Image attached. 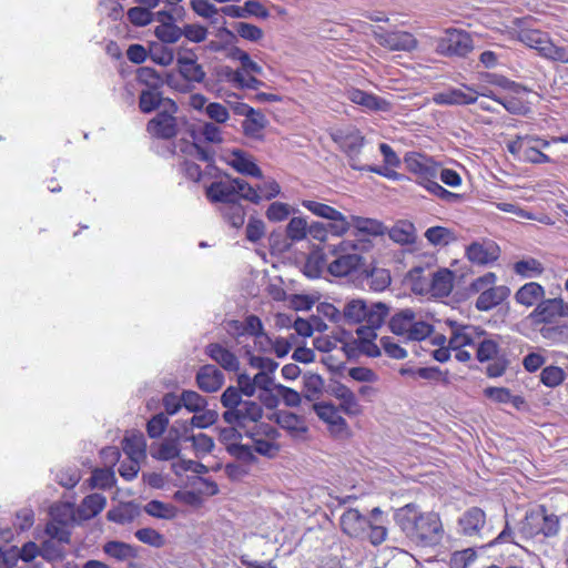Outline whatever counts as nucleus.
Returning <instances> with one entry per match:
<instances>
[{"label":"nucleus","mask_w":568,"mask_h":568,"mask_svg":"<svg viewBox=\"0 0 568 568\" xmlns=\"http://www.w3.org/2000/svg\"><path fill=\"white\" fill-rule=\"evenodd\" d=\"M232 324L241 335L248 334L257 338L265 337L266 339H268V337L264 333L262 321L255 315H248L243 324H241L237 321L232 322Z\"/></svg>","instance_id":"de8ad7c7"},{"label":"nucleus","mask_w":568,"mask_h":568,"mask_svg":"<svg viewBox=\"0 0 568 568\" xmlns=\"http://www.w3.org/2000/svg\"><path fill=\"white\" fill-rule=\"evenodd\" d=\"M307 221L305 217L295 216L286 225V236L291 242L296 243L307 237Z\"/></svg>","instance_id":"603ef678"},{"label":"nucleus","mask_w":568,"mask_h":568,"mask_svg":"<svg viewBox=\"0 0 568 568\" xmlns=\"http://www.w3.org/2000/svg\"><path fill=\"white\" fill-rule=\"evenodd\" d=\"M144 511L152 517L160 519H174L178 516V508L171 504L153 499L144 506Z\"/></svg>","instance_id":"37998d69"},{"label":"nucleus","mask_w":568,"mask_h":568,"mask_svg":"<svg viewBox=\"0 0 568 568\" xmlns=\"http://www.w3.org/2000/svg\"><path fill=\"white\" fill-rule=\"evenodd\" d=\"M486 513L479 507L467 508L457 519V534L467 538L484 539L490 536Z\"/></svg>","instance_id":"423d86ee"},{"label":"nucleus","mask_w":568,"mask_h":568,"mask_svg":"<svg viewBox=\"0 0 568 568\" xmlns=\"http://www.w3.org/2000/svg\"><path fill=\"white\" fill-rule=\"evenodd\" d=\"M537 331L544 339L552 345L568 343V324H557L556 322L542 325Z\"/></svg>","instance_id":"72a5a7b5"},{"label":"nucleus","mask_w":568,"mask_h":568,"mask_svg":"<svg viewBox=\"0 0 568 568\" xmlns=\"http://www.w3.org/2000/svg\"><path fill=\"white\" fill-rule=\"evenodd\" d=\"M303 207L314 215L329 221V232L335 236H343L351 229L347 217L333 206L313 200H303Z\"/></svg>","instance_id":"1a4fd4ad"},{"label":"nucleus","mask_w":568,"mask_h":568,"mask_svg":"<svg viewBox=\"0 0 568 568\" xmlns=\"http://www.w3.org/2000/svg\"><path fill=\"white\" fill-rule=\"evenodd\" d=\"M91 486L101 489L111 488L115 483L114 473L110 468L95 469L90 478Z\"/></svg>","instance_id":"69168bd1"},{"label":"nucleus","mask_w":568,"mask_h":568,"mask_svg":"<svg viewBox=\"0 0 568 568\" xmlns=\"http://www.w3.org/2000/svg\"><path fill=\"white\" fill-rule=\"evenodd\" d=\"M545 295L546 291L542 285L537 282H528L515 293V301L526 307H536L540 301L545 300Z\"/></svg>","instance_id":"5701e85b"},{"label":"nucleus","mask_w":568,"mask_h":568,"mask_svg":"<svg viewBox=\"0 0 568 568\" xmlns=\"http://www.w3.org/2000/svg\"><path fill=\"white\" fill-rule=\"evenodd\" d=\"M178 112V105L174 101H166L165 106L156 116L148 122V132L160 139L169 140L176 135V118L174 114Z\"/></svg>","instance_id":"9d476101"},{"label":"nucleus","mask_w":568,"mask_h":568,"mask_svg":"<svg viewBox=\"0 0 568 568\" xmlns=\"http://www.w3.org/2000/svg\"><path fill=\"white\" fill-rule=\"evenodd\" d=\"M50 515L52 521L59 523L62 526H69L74 521V508L70 503H62L51 507Z\"/></svg>","instance_id":"5fc2aeb1"},{"label":"nucleus","mask_w":568,"mask_h":568,"mask_svg":"<svg viewBox=\"0 0 568 568\" xmlns=\"http://www.w3.org/2000/svg\"><path fill=\"white\" fill-rule=\"evenodd\" d=\"M437 50L444 55L466 57L473 50V40L466 31L447 30L438 41Z\"/></svg>","instance_id":"9b49d317"},{"label":"nucleus","mask_w":568,"mask_h":568,"mask_svg":"<svg viewBox=\"0 0 568 568\" xmlns=\"http://www.w3.org/2000/svg\"><path fill=\"white\" fill-rule=\"evenodd\" d=\"M192 136L197 142L204 141L214 144L223 142L221 129L212 122H205L197 131L193 132Z\"/></svg>","instance_id":"49530a36"},{"label":"nucleus","mask_w":568,"mask_h":568,"mask_svg":"<svg viewBox=\"0 0 568 568\" xmlns=\"http://www.w3.org/2000/svg\"><path fill=\"white\" fill-rule=\"evenodd\" d=\"M499 252L498 245L491 241L474 242L467 247L466 255L471 263L486 265L495 262L499 257Z\"/></svg>","instance_id":"6ab92c4d"},{"label":"nucleus","mask_w":568,"mask_h":568,"mask_svg":"<svg viewBox=\"0 0 568 568\" xmlns=\"http://www.w3.org/2000/svg\"><path fill=\"white\" fill-rule=\"evenodd\" d=\"M369 518L363 516L357 509H346L341 518L342 531L351 538L362 539L366 536Z\"/></svg>","instance_id":"dca6fc26"},{"label":"nucleus","mask_w":568,"mask_h":568,"mask_svg":"<svg viewBox=\"0 0 568 568\" xmlns=\"http://www.w3.org/2000/svg\"><path fill=\"white\" fill-rule=\"evenodd\" d=\"M476 358L484 363L498 357L499 342L494 337H489L485 331L480 329L476 337Z\"/></svg>","instance_id":"bb28decb"},{"label":"nucleus","mask_w":568,"mask_h":568,"mask_svg":"<svg viewBox=\"0 0 568 568\" xmlns=\"http://www.w3.org/2000/svg\"><path fill=\"white\" fill-rule=\"evenodd\" d=\"M332 139L347 154H361L364 145V136L357 130H336Z\"/></svg>","instance_id":"412c9836"},{"label":"nucleus","mask_w":568,"mask_h":568,"mask_svg":"<svg viewBox=\"0 0 568 568\" xmlns=\"http://www.w3.org/2000/svg\"><path fill=\"white\" fill-rule=\"evenodd\" d=\"M257 191L258 203L262 200H272L281 193V186L274 179H266L253 186Z\"/></svg>","instance_id":"0e129e2a"},{"label":"nucleus","mask_w":568,"mask_h":568,"mask_svg":"<svg viewBox=\"0 0 568 568\" xmlns=\"http://www.w3.org/2000/svg\"><path fill=\"white\" fill-rule=\"evenodd\" d=\"M154 33L156 38L164 44L175 43L182 37V28L174 23H163L155 28Z\"/></svg>","instance_id":"4d7b16f0"},{"label":"nucleus","mask_w":568,"mask_h":568,"mask_svg":"<svg viewBox=\"0 0 568 568\" xmlns=\"http://www.w3.org/2000/svg\"><path fill=\"white\" fill-rule=\"evenodd\" d=\"M565 381V372L558 366H547L541 371L540 382L547 387H557Z\"/></svg>","instance_id":"bf43d9fd"},{"label":"nucleus","mask_w":568,"mask_h":568,"mask_svg":"<svg viewBox=\"0 0 568 568\" xmlns=\"http://www.w3.org/2000/svg\"><path fill=\"white\" fill-rule=\"evenodd\" d=\"M233 160L231 165L240 173L263 179L262 170L251 161L243 151L234 150L232 152Z\"/></svg>","instance_id":"f704fd0d"},{"label":"nucleus","mask_w":568,"mask_h":568,"mask_svg":"<svg viewBox=\"0 0 568 568\" xmlns=\"http://www.w3.org/2000/svg\"><path fill=\"white\" fill-rule=\"evenodd\" d=\"M186 440L192 442V446L195 450L196 456H204L210 454L214 448L213 438L204 433H199L196 435H191L186 438Z\"/></svg>","instance_id":"680f3d73"},{"label":"nucleus","mask_w":568,"mask_h":568,"mask_svg":"<svg viewBox=\"0 0 568 568\" xmlns=\"http://www.w3.org/2000/svg\"><path fill=\"white\" fill-rule=\"evenodd\" d=\"M389 237L398 244H412L415 242V227L409 222H399L389 231Z\"/></svg>","instance_id":"8fccbe9b"},{"label":"nucleus","mask_w":568,"mask_h":568,"mask_svg":"<svg viewBox=\"0 0 568 568\" xmlns=\"http://www.w3.org/2000/svg\"><path fill=\"white\" fill-rule=\"evenodd\" d=\"M389 306L382 302L368 303L365 310V325L357 328L359 338H376V329L379 328L389 315Z\"/></svg>","instance_id":"ddd939ff"},{"label":"nucleus","mask_w":568,"mask_h":568,"mask_svg":"<svg viewBox=\"0 0 568 568\" xmlns=\"http://www.w3.org/2000/svg\"><path fill=\"white\" fill-rule=\"evenodd\" d=\"M324 388V379L315 373H306L303 375V396L310 400H316L321 397Z\"/></svg>","instance_id":"c9c22d12"},{"label":"nucleus","mask_w":568,"mask_h":568,"mask_svg":"<svg viewBox=\"0 0 568 568\" xmlns=\"http://www.w3.org/2000/svg\"><path fill=\"white\" fill-rule=\"evenodd\" d=\"M478 328L470 325H452V336L448 342L450 349L475 346Z\"/></svg>","instance_id":"393cba45"},{"label":"nucleus","mask_w":568,"mask_h":568,"mask_svg":"<svg viewBox=\"0 0 568 568\" xmlns=\"http://www.w3.org/2000/svg\"><path fill=\"white\" fill-rule=\"evenodd\" d=\"M205 194L211 202L223 205L237 202L239 199L258 204L257 191L243 179L215 181L206 187Z\"/></svg>","instance_id":"f03ea898"},{"label":"nucleus","mask_w":568,"mask_h":568,"mask_svg":"<svg viewBox=\"0 0 568 568\" xmlns=\"http://www.w3.org/2000/svg\"><path fill=\"white\" fill-rule=\"evenodd\" d=\"M462 88H449L445 91L435 93L433 101L437 105H469L477 101V91L467 84Z\"/></svg>","instance_id":"2eb2a0df"},{"label":"nucleus","mask_w":568,"mask_h":568,"mask_svg":"<svg viewBox=\"0 0 568 568\" xmlns=\"http://www.w3.org/2000/svg\"><path fill=\"white\" fill-rule=\"evenodd\" d=\"M565 310H567V303L561 297L545 298L537 304L526 320L535 329H538L542 325L554 324L558 318L566 317Z\"/></svg>","instance_id":"0eeeda50"},{"label":"nucleus","mask_w":568,"mask_h":568,"mask_svg":"<svg viewBox=\"0 0 568 568\" xmlns=\"http://www.w3.org/2000/svg\"><path fill=\"white\" fill-rule=\"evenodd\" d=\"M273 420L281 428L295 436L304 434L307 430L304 417L288 410H278L274 413Z\"/></svg>","instance_id":"a878e982"},{"label":"nucleus","mask_w":568,"mask_h":568,"mask_svg":"<svg viewBox=\"0 0 568 568\" xmlns=\"http://www.w3.org/2000/svg\"><path fill=\"white\" fill-rule=\"evenodd\" d=\"M180 74L187 81L201 83L205 78V72L201 64L196 62L194 53L189 55H179L176 59Z\"/></svg>","instance_id":"cd10ccee"},{"label":"nucleus","mask_w":568,"mask_h":568,"mask_svg":"<svg viewBox=\"0 0 568 568\" xmlns=\"http://www.w3.org/2000/svg\"><path fill=\"white\" fill-rule=\"evenodd\" d=\"M267 120L265 115L255 110L254 114L248 115L242 123L244 134L250 138H260L261 132L265 129Z\"/></svg>","instance_id":"c03bdc74"},{"label":"nucleus","mask_w":568,"mask_h":568,"mask_svg":"<svg viewBox=\"0 0 568 568\" xmlns=\"http://www.w3.org/2000/svg\"><path fill=\"white\" fill-rule=\"evenodd\" d=\"M263 416V407L254 400H245L241 406L224 410L223 420L227 425L246 427L250 423H257Z\"/></svg>","instance_id":"f8f14e48"},{"label":"nucleus","mask_w":568,"mask_h":568,"mask_svg":"<svg viewBox=\"0 0 568 568\" xmlns=\"http://www.w3.org/2000/svg\"><path fill=\"white\" fill-rule=\"evenodd\" d=\"M122 448L129 459L140 462L146 455V440L141 433L128 435L122 440Z\"/></svg>","instance_id":"2f4dec72"},{"label":"nucleus","mask_w":568,"mask_h":568,"mask_svg":"<svg viewBox=\"0 0 568 568\" xmlns=\"http://www.w3.org/2000/svg\"><path fill=\"white\" fill-rule=\"evenodd\" d=\"M206 354L227 372H237L240 361L234 353L219 343H211L205 348Z\"/></svg>","instance_id":"4be33fe9"},{"label":"nucleus","mask_w":568,"mask_h":568,"mask_svg":"<svg viewBox=\"0 0 568 568\" xmlns=\"http://www.w3.org/2000/svg\"><path fill=\"white\" fill-rule=\"evenodd\" d=\"M392 282L389 271L386 268L373 267L366 271V285L374 292L386 290Z\"/></svg>","instance_id":"ea45409f"},{"label":"nucleus","mask_w":568,"mask_h":568,"mask_svg":"<svg viewBox=\"0 0 568 568\" xmlns=\"http://www.w3.org/2000/svg\"><path fill=\"white\" fill-rule=\"evenodd\" d=\"M103 551L108 556L120 561L138 557L136 549L133 546L115 540L105 542L103 546Z\"/></svg>","instance_id":"e433bc0d"},{"label":"nucleus","mask_w":568,"mask_h":568,"mask_svg":"<svg viewBox=\"0 0 568 568\" xmlns=\"http://www.w3.org/2000/svg\"><path fill=\"white\" fill-rule=\"evenodd\" d=\"M559 518L554 514H547L545 506H539L526 514L520 524V532L525 538L556 536L559 531Z\"/></svg>","instance_id":"39448f33"},{"label":"nucleus","mask_w":568,"mask_h":568,"mask_svg":"<svg viewBox=\"0 0 568 568\" xmlns=\"http://www.w3.org/2000/svg\"><path fill=\"white\" fill-rule=\"evenodd\" d=\"M136 79L140 83L148 87V89H160L163 83L160 74L150 67H141L136 71Z\"/></svg>","instance_id":"052dcab7"},{"label":"nucleus","mask_w":568,"mask_h":568,"mask_svg":"<svg viewBox=\"0 0 568 568\" xmlns=\"http://www.w3.org/2000/svg\"><path fill=\"white\" fill-rule=\"evenodd\" d=\"M388 327L395 335L402 336L407 341H423L433 333V325L423 321L422 316L410 308H404L395 313Z\"/></svg>","instance_id":"20e7f679"},{"label":"nucleus","mask_w":568,"mask_h":568,"mask_svg":"<svg viewBox=\"0 0 568 568\" xmlns=\"http://www.w3.org/2000/svg\"><path fill=\"white\" fill-rule=\"evenodd\" d=\"M80 479V470L75 467H67L55 474V480L68 489L75 487Z\"/></svg>","instance_id":"338daca9"},{"label":"nucleus","mask_w":568,"mask_h":568,"mask_svg":"<svg viewBox=\"0 0 568 568\" xmlns=\"http://www.w3.org/2000/svg\"><path fill=\"white\" fill-rule=\"evenodd\" d=\"M233 29L241 38L252 42H257L264 34L261 28L247 22H235Z\"/></svg>","instance_id":"e2e57ef3"},{"label":"nucleus","mask_w":568,"mask_h":568,"mask_svg":"<svg viewBox=\"0 0 568 568\" xmlns=\"http://www.w3.org/2000/svg\"><path fill=\"white\" fill-rule=\"evenodd\" d=\"M424 235L434 246H445L456 240L454 232L444 226L428 227Z\"/></svg>","instance_id":"a18cd8bd"},{"label":"nucleus","mask_w":568,"mask_h":568,"mask_svg":"<svg viewBox=\"0 0 568 568\" xmlns=\"http://www.w3.org/2000/svg\"><path fill=\"white\" fill-rule=\"evenodd\" d=\"M520 40L526 45L535 49L542 57V49L546 48L550 41L549 37L539 30H524L520 32Z\"/></svg>","instance_id":"3c124183"},{"label":"nucleus","mask_w":568,"mask_h":568,"mask_svg":"<svg viewBox=\"0 0 568 568\" xmlns=\"http://www.w3.org/2000/svg\"><path fill=\"white\" fill-rule=\"evenodd\" d=\"M510 291L507 286H490L488 290H484L476 301V308L479 311H489L497 305H499L503 301H505Z\"/></svg>","instance_id":"b1692460"},{"label":"nucleus","mask_w":568,"mask_h":568,"mask_svg":"<svg viewBox=\"0 0 568 568\" xmlns=\"http://www.w3.org/2000/svg\"><path fill=\"white\" fill-rule=\"evenodd\" d=\"M313 409L321 420L327 424L328 430L334 436H344L348 433V425L339 414V407L331 402H320L313 405Z\"/></svg>","instance_id":"4468645a"},{"label":"nucleus","mask_w":568,"mask_h":568,"mask_svg":"<svg viewBox=\"0 0 568 568\" xmlns=\"http://www.w3.org/2000/svg\"><path fill=\"white\" fill-rule=\"evenodd\" d=\"M149 54L153 62L163 67L170 65L174 60L173 50L162 42L152 43Z\"/></svg>","instance_id":"864d4df0"},{"label":"nucleus","mask_w":568,"mask_h":568,"mask_svg":"<svg viewBox=\"0 0 568 568\" xmlns=\"http://www.w3.org/2000/svg\"><path fill=\"white\" fill-rule=\"evenodd\" d=\"M182 404L189 412L200 413L207 406V400L194 390H183Z\"/></svg>","instance_id":"13d9d810"},{"label":"nucleus","mask_w":568,"mask_h":568,"mask_svg":"<svg viewBox=\"0 0 568 568\" xmlns=\"http://www.w3.org/2000/svg\"><path fill=\"white\" fill-rule=\"evenodd\" d=\"M454 273L448 268H442L432 274L430 291L433 295L445 297L453 290Z\"/></svg>","instance_id":"c756f323"},{"label":"nucleus","mask_w":568,"mask_h":568,"mask_svg":"<svg viewBox=\"0 0 568 568\" xmlns=\"http://www.w3.org/2000/svg\"><path fill=\"white\" fill-rule=\"evenodd\" d=\"M327 252L320 254L314 252L304 264V274L310 278H317L322 275L324 268H327Z\"/></svg>","instance_id":"09e8293b"},{"label":"nucleus","mask_w":568,"mask_h":568,"mask_svg":"<svg viewBox=\"0 0 568 568\" xmlns=\"http://www.w3.org/2000/svg\"><path fill=\"white\" fill-rule=\"evenodd\" d=\"M221 214L223 219L234 229H240L244 224L245 210L243 205L237 202H231L230 204L222 205Z\"/></svg>","instance_id":"a19ab883"},{"label":"nucleus","mask_w":568,"mask_h":568,"mask_svg":"<svg viewBox=\"0 0 568 568\" xmlns=\"http://www.w3.org/2000/svg\"><path fill=\"white\" fill-rule=\"evenodd\" d=\"M367 302L364 300H351L343 308V321L348 324H361L365 318Z\"/></svg>","instance_id":"4c0bfd02"},{"label":"nucleus","mask_w":568,"mask_h":568,"mask_svg":"<svg viewBox=\"0 0 568 568\" xmlns=\"http://www.w3.org/2000/svg\"><path fill=\"white\" fill-rule=\"evenodd\" d=\"M181 452L180 445L176 440L165 439L156 447H151V456L158 460H172L179 457Z\"/></svg>","instance_id":"79ce46f5"},{"label":"nucleus","mask_w":568,"mask_h":568,"mask_svg":"<svg viewBox=\"0 0 568 568\" xmlns=\"http://www.w3.org/2000/svg\"><path fill=\"white\" fill-rule=\"evenodd\" d=\"M328 393L339 400V408L348 416H356L361 413V405L354 392L346 385L335 382L329 385Z\"/></svg>","instance_id":"f3484780"},{"label":"nucleus","mask_w":568,"mask_h":568,"mask_svg":"<svg viewBox=\"0 0 568 568\" xmlns=\"http://www.w3.org/2000/svg\"><path fill=\"white\" fill-rule=\"evenodd\" d=\"M169 425V418L164 413L151 417L146 424V433L151 438L160 437Z\"/></svg>","instance_id":"774afa93"},{"label":"nucleus","mask_w":568,"mask_h":568,"mask_svg":"<svg viewBox=\"0 0 568 568\" xmlns=\"http://www.w3.org/2000/svg\"><path fill=\"white\" fill-rule=\"evenodd\" d=\"M394 521L416 546L436 547L442 544L445 536L439 515L435 511H422L413 503L396 509Z\"/></svg>","instance_id":"f257e3e1"},{"label":"nucleus","mask_w":568,"mask_h":568,"mask_svg":"<svg viewBox=\"0 0 568 568\" xmlns=\"http://www.w3.org/2000/svg\"><path fill=\"white\" fill-rule=\"evenodd\" d=\"M378 43L392 51H412L417 47L415 37L406 31L385 32L377 36Z\"/></svg>","instance_id":"a211bd4d"},{"label":"nucleus","mask_w":568,"mask_h":568,"mask_svg":"<svg viewBox=\"0 0 568 568\" xmlns=\"http://www.w3.org/2000/svg\"><path fill=\"white\" fill-rule=\"evenodd\" d=\"M166 101H173L169 98H163L159 89L142 90L139 97V108L142 113H151L158 109H164Z\"/></svg>","instance_id":"7c9ffc66"},{"label":"nucleus","mask_w":568,"mask_h":568,"mask_svg":"<svg viewBox=\"0 0 568 568\" xmlns=\"http://www.w3.org/2000/svg\"><path fill=\"white\" fill-rule=\"evenodd\" d=\"M349 223L351 227L354 226L357 231L362 233H366L369 235H379L383 233L382 223L373 219L352 215Z\"/></svg>","instance_id":"6e6d98bb"},{"label":"nucleus","mask_w":568,"mask_h":568,"mask_svg":"<svg viewBox=\"0 0 568 568\" xmlns=\"http://www.w3.org/2000/svg\"><path fill=\"white\" fill-rule=\"evenodd\" d=\"M327 254L334 257L327 264V271L335 277L347 276L364 265L363 256L357 252L358 244L352 240H344L337 245H327Z\"/></svg>","instance_id":"7ed1b4c3"},{"label":"nucleus","mask_w":568,"mask_h":568,"mask_svg":"<svg viewBox=\"0 0 568 568\" xmlns=\"http://www.w3.org/2000/svg\"><path fill=\"white\" fill-rule=\"evenodd\" d=\"M407 170L416 175V183L426 191L438 178L439 168L429 158L420 153L409 152L404 158Z\"/></svg>","instance_id":"6e6552de"},{"label":"nucleus","mask_w":568,"mask_h":568,"mask_svg":"<svg viewBox=\"0 0 568 568\" xmlns=\"http://www.w3.org/2000/svg\"><path fill=\"white\" fill-rule=\"evenodd\" d=\"M347 95L353 103L359 104L372 111H387L389 109V102L385 99L359 89L349 90Z\"/></svg>","instance_id":"c85d7f7f"},{"label":"nucleus","mask_w":568,"mask_h":568,"mask_svg":"<svg viewBox=\"0 0 568 568\" xmlns=\"http://www.w3.org/2000/svg\"><path fill=\"white\" fill-rule=\"evenodd\" d=\"M106 505V498L101 494L87 496L78 508L79 517L91 519L99 515Z\"/></svg>","instance_id":"473e14b6"},{"label":"nucleus","mask_w":568,"mask_h":568,"mask_svg":"<svg viewBox=\"0 0 568 568\" xmlns=\"http://www.w3.org/2000/svg\"><path fill=\"white\" fill-rule=\"evenodd\" d=\"M544 271L542 263L534 257L523 258L514 264V272L524 278L538 277Z\"/></svg>","instance_id":"58836bf2"},{"label":"nucleus","mask_w":568,"mask_h":568,"mask_svg":"<svg viewBox=\"0 0 568 568\" xmlns=\"http://www.w3.org/2000/svg\"><path fill=\"white\" fill-rule=\"evenodd\" d=\"M195 379L197 387L205 393H215L224 384L223 373L212 364L201 366Z\"/></svg>","instance_id":"aec40b11"}]
</instances>
